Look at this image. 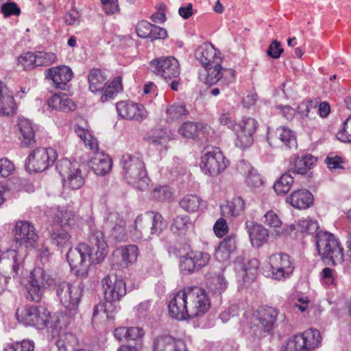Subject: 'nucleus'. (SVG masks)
I'll list each match as a JSON object with an SVG mask.
<instances>
[{"label":"nucleus","instance_id":"f257e3e1","mask_svg":"<svg viewBox=\"0 0 351 351\" xmlns=\"http://www.w3.org/2000/svg\"><path fill=\"white\" fill-rule=\"evenodd\" d=\"M120 165L122 176L128 184L142 191L149 189V179L141 154H123Z\"/></svg>","mask_w":351,"mask_h":351},{"label":"nucleus","instance_id":"f03ea898","mask_svg":"<svg viewBox=\"0 0 351 351\" xmlns=\"http://www.w3.org/2000/svg\"><path fill=\"white\" fill-rule=\"evenodd\" d=\"M165 227V222L161 214L149 211L135 218L129 227V232L134 241H138L160 233Z\"/></svg>","mask_w":351,"mask_h":351},{"label":"nucleus","instance_id":"7ed1b4c3","mask_svg":"<svg viewBox=\"0 0 351 351\" xmlns=\"http://www.w3.org/2000/svg\"><path fill=\"white\" fill-rule=\"evenodd\" d=\"M279 311L268 306H259L250 318L249 329L252 337L261 339L271 333L275 328Z\"/></svg>","mask_w":351,"mask_h":351},{"label":"nucleus","instance_id":"20e7f679","mask_svg":"<svg viewBox=\"0 0 351 351\" xmlns=\"http://www.w3.org/2000/svg\"><path fill=\"white\" fill-rule=\"evenodd\" d=\"M74 131L77 136L83 141L85 146L95 152V156L90 160V165L95 174L104 176L109 173L112 168L111 158L103 152H98L97 139L91 134L88 130L79 125L74 126Z\"/></svg>","mask_w":351,"mask_h":351},{"label":"nucleus","instance_id":"39448f33","mask_svg":"<svg viewBox=\"0 0 351 351\" xmlns=\"http://www.w3.org/2000/svg\"><path fill=\"white\" fill-rule=\"evenodd\" d=\"M315 244L322 259L333 265L343 261V248L335 235L327 231H319L315 235Z\"/></svg>","mask_w":351,"mask_h":351},{"label":"nucleus","instance_id":"423d86ee","mask_svg":"<svg viewBox=\"0 0 351 351\" xmlns=\"http://www.w3.org/2000/svg\"><path fill=\"white\" fill-rule=\"evenodd\" d=\"M150 71L161 77L174 91H178L180 85V65L173 56L161 57L152 60L149 66Z\"/></svg>","mask_w":351,"mask_h":351},{"label":"nucleus","instance_id":"0eeeda50","mask_svg":"<svg viewBox=\"0 0 351 351\" xmlns=\"http://www.w3.org/2000/svg\"><path fill=\"white\" fill-rule=\"evenodd\" d=\"M93 252L86 243H80L74 248H70L66 254L67 261L71 271L77 276L85 277L90 263H97Z\"/></svg>","mask_w":351,"mask_h":351},{"label":"nucleus","instance_id":"6e6552de","mask_svg":"<svg viewBox=\"0 0 351 351\" xmlns=\"http://www.w3.org/2000/svg\"><path fill=\"white\" fill-rule=\"evenodd\" d=\"M321 341L320 332L315 328H308L290 337L280 351H311L317 348Z\"/></svg>","mask_w":351,"mask_h":351},{"label":"nucleus","instance_id":"1a4fd4ad","mask_svg":"<svg viewBox=\"0 0 351 351\" xmlns=\"http://www.w3.org/2000/svg\"><path fill=\"white\" fill-rule=\"evenodd\" d=\"M53 289L60 302L66 308L71 311L77 308L84 290L82 282L76 284L58 281L54 283Z\"/></svg>","mask_w":351,"mask_h":351},{"label":"nucleus","instance_id":"9d476101","mask_svg":"<svg viewBox=\"0 0 351 351\" xmlns=\"http://www.w3.org/2000/svg\"><path fill=\"white\" fill-rule=\"evenodd\" d=\"M17 319L25 325L41 330L47 328L51 319L50 312L43 306H27L16 311Z\"/></svg>","mask_w":351,"mask_h":351},{"label":"nucleus","instance_id":"9b49d317","mask_svg":"<svg viewBox=\"0 0 351 351\" xmlns=\"http://www.w3.org/2000/svg\"><path fill=\"white\" fill-rule=\"evenodd\" d=\"M267 276L274 280H282L290 277L294 271V263L291 257L282 252L269 256L266 265Z\"/></svg>","mask_w":351,"mask_h":351},{"label":"nucleus","instance_id":"f8f14e48","mask_svg":"<svg viewBox=\"0 0 351 351\" xmlns=\"http://www.w3.org/2000/svg\"><path fill=\"white\" fill-rule=\"evenodd\" d=\"M57 156L56 151L51 147H38L27 158L25 169L29 173L43 171L54 164Z\"/></svg>","mask_w":351,"mask_h":351},{"label":"nucleus","instance_id":"ddd939ff","mask_svg":"<svg viewBox=\"0 0 351 351\" xmlns=\"http://www.w3.org/2000/svg\"><path fill=\"white\" fill-rule=\"evenodd\" d=\"M221 59L213 61V64L204 66L205 70L199 74L201 82L210 86L221 82L223 84H229L235 77V71L232 69H223L221 66Z\"/></svg>","mask_w":351,"mask_h":351},{"label":"nucleus","instance_id":"4468645a","mask_svg":"<svg viewBox=\"0 0 351 351\" xmlns=\"http://www.w3.org/2000/svg\"><path fill=\"white\" fill-rule=\"evenodd\" d=\"M189 318H195L205 314L210 308V302L205 291L198 287H186Z\"/></svg>","mask_w":351,"mask_h":351},{"label":"nucleus","instance_id":"2eb2a0df","mask_svg":"<svg viewBox=\"0 0 351 351\" xmlns=\"http://www.w3.org/2000/svg\"><path fill=\"white\" fill-rule=\"evenodd\" d=\"M51 278L41 267L34 268L30 274L29 287L27 289V300L39 302L43 297L44 289L52 285Z\"/></svg>","mask_w":351,"mask_h":351},{"label":"nucleus","instance_id":"dca6fc26","mask_svg":"<svg viewBox=\"0 0 351 351\" xmlns=\"http://www.w3.org/2000/svg\"><path fill=\"white\" fill-rule=\"evenodd\" d=\"M228 160L217 147L207 150L202 156L200 167L206 174L217 176L226 169Z\"/></svg>","mask_w":351,"mask_h":351},{"label":"nucleus","instance_id":"f3484780","mask_svg":"<svg viewBox=\"0 0 351 351\" xmlns=\"http://www.w3.org/2000/svg\"><path fill=\"white\" fill-rule=\"evenodd\" d=\"M258 127L257 121L251 117L244 118L237 123L234 130L236 147L241 149L250 147L254 143V134Z\"/></svg>","mask_w":351,"mask_h":351},{"label":"nucleus","instance_id":"a211bd4d","mask_svg":"<svg viewBox=\"0 0 351 351\" xmlns=\"http://www.w3.org/2000/svg\"><path fill=\"white\" fill-rule=\"evenodd\" d=\"M13 231L16 243L27 248L33 247L38 239L34 226L27 221H17Z\"/></svg>","mask_w":351,"mask_h":351},{"label":"nucleus","instance_id":"6ab92c4d","mask_svg":"<svg viewBox=\"0 0 351 351\" xmlns=\"http://www.w3.org/2000/svg\"><path fill=\"white\" fill-rule=\"evenodd\" d=\"M23 257L19 255L14 250L2 252L0 250V269L3 272H8L10 269V274L13 278L18 276L23 269Z\"/></svg>","mask_w":351,"mask_h":351},{"label":"nucleus","instance_id":"aec40b11","mask_svg":"<svg viewBox=\"0 0 351 351\" xmlns=\"http://www.w3.org/2000/svg\"><path fill=\"white\" fill-rule=\"evenodd\" d=\"M116 109L119 117L127 120L142 121L147 115L143 105L129 101L117 102Z\"/></svg>","mask_w":351,"mask_h":351},{"label":"nucleus","instance_id":"412c9836","mask_svg":"<svg viewBox=\"0 0 351 351\" xmlns=\"http://www.w3.org/2000/svg\"><path fill=\"white\" fill-rule=\"evenodd\" d=\"M102 286L105 300L119 301L126 294L125 282L116 276H105L102 280Z\"/></svg>","mask_w":351,"mask_h":351},{"label":"nucleus","instance_id":"4be33fe9","mask_svg":"<svg viewBox=\"0 0 351 351\" xmlns=\"http://www.w3.org/2000/svg\"><path fill=\"white\" fill-rule=\"evenodd\" d=\"M185 288L177 292L169 302L168 308L171 317L179 320H184L189 318V308L186 299Z\"/></svg>","mask_w":351,"mask_h":351},{"label":"nucleus","instance_id":"5701e85b","mask_svg":"<svg viewBox=\"0 0 351 351\" xmlns=\"http://www.w3.org/2000/svg\"><path fill=\"white\" fill-rule=\"evenodd\" d=\"M46 78L52 80L53 86L57 89L65 90L68 82L73 76L70 67L60 65L47 69L45 72Z\"/></svg>","mask_w":351,"mask_h":351},{"label":"nucleus","instance_id":"b1692460","mask_svg":"<svg viewBox=\"0 0 351 351\" xmlns=\"http://www.w3.org/2000/svg\"><path fill=\"white\" fill-rule=\"evenodd\" d=\"M88 245L95 257V261L99 263L103 261L107 254V243L104 232L95 228H91L88 234Z\"/></svg>","mask_w":351,"mask_h":351},{"label":"nucleus","instance_id":"393cba45","mask_svg":"<svg viewBox=\"0 0 351 351\" xmlns=\"http://www.w3.org/2000/svg\"><path fill=\"white\" fill-rule=\"evenodd\" d=\"M152 351H188L185 342L171 335H159L154 339Z\"/></svg>","mask_w":351,"mask_h":351},{"label":"nucleus","instance_id":"a878e982","mask_svg":"<svg viewBox=\"0 0 351 351\" xmlns=\"http://www.w3.org/2000/svg\"><path fill=\"white\" fill-rule=\"evenodd\" d=\"M105 225L110 230V237L114 240L123 241L126 239V223L118 213L111 212L108 213Z\"/></svg>","mask_w":351,"mask_h":351},{"label":"nucleus","instance_id":"bb28decb","mask_svg":"<svg viewBox=\"0 0 351 351\" xmlns=\"http://www.w3.org/2000/svg\"><path fill=\"white\" fill-rule=\"evenodd\" d=\"M252 245L260 247L268 240L269 230L263 225L251 221L245 223Z\"/></svg>","mask_w":351,"mask_h":351},{"label":"nucleus","instance_id":"cd10ccee","mask_svg":"<svg viewBox=\"0 0 351 351\" xmlns=\"http://www.w3.org/2000/svg\"><path fill=\"white\" fill-rule=\"evenodd\" d=\"M208 125L199 122L186 121L178 129V132L184 138L202 139L208 132Z\"/></svg>","mask_w":351,"mask_h":351},{"label":"nucleus","instance_id":"c85d7f7f","mask_svg":"<svg viewBox=\"0 0 351 351\" xmlns=\"http://www.w3.org/2000/svg\"><path fill=\"white\" fill-rule=\"evenodd\" d=\"M16 112V104L8 87L0 81V115L12 116Z\"/></svg>","mask_w":351,"mask_h":351},{"label":"nucleus","instance_id":"c756f323","mask_svg":"<svg viewBox=\"0 0 351 351\" xmlns=\"http://www.w3.org/2000/svg\"><path fill=\"white\" fill-rule=\"evenodd\" d=\"M49 237L51 243L58 249L68 247L71 236L68 229L60 226L52 225L49 230Z\"/></svg>","mask_w":351,"mask_h":351},{"label":"nucleus","instance_id":"7c9ffc66","mask_svg":"<svg viewBox=\"0 0 351 351\" xmlns=\"http://www.w3.org/2000/svg\"><path fill=\"white\" fill-rule=\"evenodd\" d=\"M314 197L312 193L306 189L293 191L287 198L291 205L298 209H306L313 204Z\"/></svg>","mask_w":351,"mask_h":351},{"label":"nucleus","instance_id":"2f4dec72","mask_svg":"<svg viewBox=\"0 0 351 351\" xmlns=\"http://www.w3.org/2000/svg\"><path fill=\"white\" fill-rule=\"evenodd\" d=\"M21 145L25 147L34 145L36 143L35 132L32 122L25 118L19 119L17 124Z\"/></svg>","mask_w":351,"mask_h":351},{"label":"nucleus","instance_id":"473e14b6","mask_svg":"<svg viewBox=\"0 0 351 351\" xmlns=\"http://www.w3.org/2000/svg\"><path fill=\"white\" fill-rule=\"evenodd\" d=\"M117 302L105 300L104 302H99L95 305L93 311V320L97 321L99 318L113 319V315L119 309L117 304Z\"/></svg>","mask_w":351,"mask_h":351},{"label":"nucleus","instance_id":"72a5a7b5","mask_svg":"<svg viewBox=\"0 0 351 351\" xmlns=\"http://www.w3.org/2000/svg\"><path fill=\"white\" fill-rule=\"evenodd\" d=\"M317 162V158L309 154L297 156L294 158L293 167L289 171L294 173L304 175L311 169Z\"/></svg>","mask_w":351,"mask_h":351},{"label":"nucleus","instance_id":"f704fd0d","mask_svg":"<svg viewBox=\"0 0 351 351\" xmlns=\"http://www.w3.org/2000/svg\"><path fill=\"white\" fill-rule=\"evenodd\" d=\"M264 223L270 228H275L276 237H279L282 235H287L290 234L293 230H295L293 224L290 225L289 227L280 228L282 222L280 217L274 210L267 211L265 215Z\"/></svg>","mask_w":351,"mask_h":351},{"label":"nucleus","instance_id":"c9c22d12","mask_svg":"<svg viewBox=\"0 0 351 351\" xmlns=\"http://www.w3.org/2000/svg\"><path fill=\"white\" fill-rule=\"evenodd\" d=\"M195 56L203 66H208L213 64V61L221 59L217 56L216 49L213 45L208 44L199 46L195 51Z\"/></svg>","mask_w":351,"mask_h":351},{"label":"nucleus","instance_id":"e433bc0d","mask_svg":"<svg viewBox=\"0 0 351 351\" xmlns=\"http://www.w3.org/2000/svg\"><path fill=\"white\" fill-rule=\"evenodd\" d=\"M49 106L60 111H73L75 104L66 94H55L48 100Z\"/></svg>","mask_w":351,"mask_h":351},{"label":"nucleus","instance_id":"4c0bfd02","mask_svg":"<svg viewBox=\"0 0 351 351\" xmlns=\"http://www.w3.org/2000/svg\"><path fill=\"white\" fill-rule=\"evenodd\" d=\"M245 202L241 197H235L221 207V213L225 217H237L244 210Z\"/></svg>","mask_w":351,"mask_h":351},{"label":"nucleus","instance_id":"58836bf2","mask_svg":"<svg viewBox=\"0 0 351 351\" xmlns=\"http://www.w3.org/2000/svg\"><path fill=\"white\" fill-rule=\"evenodd\" d=\"M236 249L235 237L227 236L219 244L215 251V256L221 261L229 258L230 254Z\"/></svg>","mask_w":351,"mask_h":351},{"label":"nucleus","instance_id":"ea45409f","mask_svg":"<svg viewBox=\"0 0 351 351\" xmlns=\"http://www.w3.org/2000/svg\"><path fill=\"white\" fill-rule=\"evenodd\" d=\"M191 226V217L186 215H180L173 218L170 229L175 234L185 235Z\"/></svg>","mask_w":351,"mask_h":351},{"label":"nucleus","instance_id":"a19ab883","mask_svg":"<svg viewBox=\"0 0 351 351\" xmlns=\"http://www.w3.org/2000/svg\"><path fill=\"white\" fill-rule=\"evenodd\" d=\"M75 215L73 212L63 209L58 210L53 217V225L68 229L75 224Z\"/></svg>","mask_w":351,"mask_h":351},{"label":"nucleus","instance_id":"79ce46f5","mask_svg":"<svg viewBox=\"0 0 351 351\" xmlns=\"http://www.w3.org/2000/svg\"><path fill=\"white\" fill-rule=\"evenodd\" d=\"M89 89L93 93L103 90L106 84V78L101 70L93 69L88 75Z\"/></svg>","mask_w":351,"mask_h":351},{"label":"nucleus","instance_id":"37998d69","mask_svg":"<svg viewBox=\"0 0 351 351\" xmlns=\"http://www.w3.org/2000/svg\"><path fill=\"white\" fill-rule=\"evenodd\" d=\"M119 250L121 252L122 264L125 266L135 262L139 254L138 248L136 245H124Z\"/></svg>","mask_w":351,"mask_h":351},{"label":"nucleus","instance_id":"c03bdc74","mask_svg":"<svg viewBox=\"0 0 351 351\" xmlns=\"http://www.w3.org/2000/svg\"><path fill=\"white\" fill-rule=\"evenodd\" d=\"M202 202V199L197 195L188 194L180 201V207L188 213H195L198 210Z\"/></svg>","mask_w":351,"mask_h":351},{"label":"nucleus","instance_id":"a18cd8bd","mask_svg":"<svg viewBox=\"0 0 351 351\" xmlns=\"http://www.w3.org/2000/svg\"><path fill=\"white\" fill-rule=\"evenodd\" d=\"M77 344V341L75 335L70 332H64L60 335L56 342L59 351H73Z\"/></svg>","mask_w":351,"mask_h":351},{"label":"nucleus","instance_id":"49530a36","mask_svg":"<svg viewBox=\"0 0 351 351\" xmlns=\"http://www.w3.org/2000/svg\"><path fill=\"white\" fill-rule=\"evenodd\" d=\"M293 183V178L289 173L283 174L274 185V189L278 195H285L289 192Z\"/></svg>","mask_w":351,"mask_h":351},{"label":"nucleus","instance_id":"de8ad7c7","mask_svg":"<svg viewBox=\"0 0 351 351\" xmlns=\"http://www.w3.org/2000/svg\"><path fill=\"white\" fill-rule=\"evenodd\" d=\"M188 254L189 256H191L192 263L195 265L196 272L206 266L210 260V256L207 252L190 251Z\"/></svg>","mask_w":351,"mask_h":351},{"label":"nucleus","instance_id":"09e8293b","mask_svg":"<svg viewBox=\"0 0 351 351\" xmlns=\"http://www.w3.org/2000/svg\"><path fill=\"white\" fill-rule=\"evenodd\" d=\"M166 113L168 119L176 120L188 115L189 111L184 103H174L167 108Z\"/></svg>","mask_w":351,"mask_h":351},{"label":"nucleus","instance_id":"8fccbe9b","mask_svg":"<svg viewBox=\"0 0 351 351\" xmlns=\"http://www.w3.org/2000/svg\"><path fill=\"white\" fill-rule=\"evenodd\" d=\"M66 177L67 180L64 181L73 190L79 189L84 184V179L82 176L81 170L78 168L73 167V171Z\"/></svg>","mask_w":351,"mask_h":351},{"label":"nucleus","instance_id":"3c124183","mask_svg":"<svg viewBox=\"0 0 351 351\" xmlns=\"http://www.w3.org/2000/svg\"><path fill=\"white\" fill-rule=\"evenodd\" d=\"M318 228L317 221L308 217L300 220L297 225L298 231L306 234H317Z\"/></svg>","mask_w":351,"mask_h":351},{"label":"nucleus","instance_id":"603ef678","mask_svg":"<svg viewBox=\"0 0 351 351\" xmlns=\"http://www.w3.org/2000/svg\"><path fill=\"white\" fill-rule=\"evenodd\" d=\"M258 265V261L256 258L251 259L247 263H245L242 267L243 278L245 280H253L256 276Z\"/></svg>","mask_w":351,"mask_h":351},{"label":"nucleus","instance_id":"864d4df0","mask_svg":"<svg viewBox=\"0 0 351 351\" xmlns=\"http://www.w3.org/2000/svg\"><path fill=\"white\" fill-rule=\"evenodd\" d=\"M338 140L345 143H351V116H349L343 123L336 134Z\"/></svg>","mask_w":351,"mask_h":351},{"label":"nucleus","instance_id":"5fc2aeb1","mask_svg":"<svg viewBox=\"0 0 351 351\" xmlns=\"http://www.w3.org/2000/svg\"><path fill=\"white\" fill-rule=\"evenodd\" d=\"M36 55V66H49L55 63L57 60V56L54 53L37 51Z\"/></svg>","mask_w":351,"mask_h":351},{"label":"nucleus","instance_id":"6e6d98bb","mask_svg":"<svg viewBox=\"0 0 351 351\" xmlns=\"http://www.w3.org/2000/svg\"><path fill=\"white\" fill-rule=\"evenodd\" d=\"M179 267L182 274L189 275L195 273V265L192 263L191 256H189L188 252L180 256Z\"/></svg>","mask_w":351,"mask_h":351},{"label":"nucleus","instance_id":"4d7b16f0","mask_svg":"<svg viewBox=\"0 0 351 351\" xmlns=\"http://www.w3.org/2000/svg\"><path fill=\"white\" fill-rule=\"evenodd\" d=\"M282 144L286 148H296L297 140L294 132L287 128L282 127Z\"/></svg>","mask_w":351,"mask_h":351},{"label":"nucleus","instance_id":"13d9d810","mask_svg":"<svg viewBox=\"0 0 351 351\" xmlns=\"http://www.w3.org/2000/svg\"><path fill=\"white\" fill-rule=\"evenodd\" d=\"M227 289V281L223 275L219 274L212 278L210 289L214 293L221 294Z\"/></svg>","mask_w":351,"mask_h":351},{"label":"nucleus","instance_id":"bf43d9fd","mask_svg":"<svg viewBox=\"0 0 351 351\" xmlns=\"http://www.w3.org/2000/svg\"><path fill=\"white\" fill-rule=\"evenodd\" d=\"M34 345L31 341H22L10 343L4 348V351H34Z\"/></svg>","mask_w":351,"mask_h":351},{"label":"nucleus","instance_id":"052dcab7","mask_svg":"<svg viewBox=\"0 0 351 351\" xmlns=\"http://www.w3.org/2000/svg\"><path fill=\"white\" fill-rule=\"evenodd\" d=\"M19 62L23 65L25 69L30 70L36 66V53L28 51L21 55L19 58Z\"/></svg>","mask_w":351,"mask_h":351},{"label":"nucleus","instance_id":"680f3d73","mask_svg":"<svg viewBox=\"0 0 351 351\" xmlns=\"http://www.w3.org/2000/svg\"><path fill=\"white\" fill-rule=\"evenodd\" d=\"M282 127L273 128L271 127L267 128V139L269 144L271 146H275L278 143H282Z\"/></svg>","mask_w":351,"mask_h":351},{"label":"nucleus","instance_id":"e2e57ef3","mask_svg":"<svg viewBox=\"0 0 351 351\" xmlns=\"http://www.w3.org/2000/svg\"><path fill=\"white\" fill-rule=\"evenodd\" d=\"M75 167L73 164L66 158L58 160L56 165V169L58 171L63 180H65L66 176L73 171Z\"/></svg>","mask_w":351,"mask_h":351},{"label":"nucleus","instance_id":"0e129e2a","mask_svg":"<svg viewBox=\"0 0 351 351\" xmlns=\"http://www.w3.org/2000/svg\"><path fill=\"white\" fill-rule=\"evenodd\" d=\"M1 13L4 17L19 16L21 14V9L15 2H7L2 4Z\"/></svg>","mask_w":351,"mask_h":351},{"label":"nucleus","instance_id":"69168bd1","mask_svg":"<svg viewBox=\"0 0 351 351\" xmlns=\"http://www.w3.org/2000/svg\"><path fill=\"white\" fill-rule=\"evenodd\" d=\"M15 169L14 165L6 158L0 159V178H7Z\"/></svg>","mask_w":351,"mask_h":351},{"label":"nucleus","instance_id":"338daca9","mask_svg":"<svg viewBox=\"0 0 351 351\" xmlns=\"http://www.w3.org/2000/svg\"><path fill=\"white\" fill-rule=\"evenodd\" d=\"M64 21L67 25H78L80 23V14L75 8L70 10L64 16Z\"/></svg>","mask_w":351,"mask_h":351},{"label":"nucleus","instance_id":"774afa93","mask_svg":"<svg viewBox=\"0 0 351 351\" xmlns=\"http://www.w3.org/2000/svg\"><path fill=\"white\" fill-rule=\"evenodd\" d=\"M151 28H152V24L147 21H141L138 23L136 27V32L138 37L148 38Z\"/></svg>","mask_w":351,"mask_h":351}]
</instances>
